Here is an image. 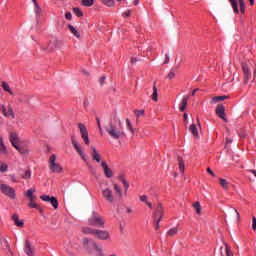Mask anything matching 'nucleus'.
<instances>
[{
	"label": "nucleus",
	"mask_w": 256,
	"mask_h": 256,
	"mask_svg": "<svg viewBox=\"0 0 256 256\" xmlns=\"http://www.w3.org/2000/svg\"><path fill=\"white\" fill-rule=\"evenodd\" d=\"M119 127L113 124V122H109V124L105 127L106 132L112 139H121L125 135V132L121 129V120L118 122Z\"/></svg>",
	"instance_id": "1"
},
{
	"label": "nucleus",
	"mask_w": 256,
	"mask_h": 256,
	"mask_svg": "<svg viewBox=\"0 0 256 256\" xmlns=\"http://www.w3.org/2000/svg\"><path fill=\"white\" fill-rule=\"evenodd\" d=\"M88 223L92 225V227H103L105 225L103 218L96 212L92 213V216L88 219Z\"/></svg>",
	"instance_id": "2"
},
{
	"label": "nucleus",
	"mask_w": 256,
	"mask_h": 256,
	"mask_svg": "<svg viewBox=\"0 0 256 256\" xmlns=\"http://www.w3.org/2000/svg\"><path fill=\"white\" fill-rule=\"evenodd\" d=\"M10 143H12L13 147H15V149H17L19 153L21 154L27 153V149L21 148L19 145H17V143H19V137L14 132L10 134Z\"/></svg>",
	"instance_id": "3"
},
{
	"label": "nucleus",
	"mask_w": 256,
	"mask_h": 256,
	"mask_svg": "<svg viewBox=\"0 0 256 256\" xmlns=\"http://www.w3.org/2000/svg\"><path fill=\"white\" fill-rule=\"evenodd\" d=\"M55 161H57V156H55V154L50 156L49 159V169L52 171V173H61L62 169L61 165L55 163Z\"/></svg>",
	"instance_id": "4"
},
{
	"label": "nucleus",
	"mask_w": 256,
	"mask_h": 256,
	"mask_svg": "<svg viewBox=\"0 0 256 256\" xmlns=\"http://www.w3.org/2000/svg\"><path fill=\"white\" fill-rule=\"evenodd\" d=\"M0 189L4 195H7L10 199H15V189L11 188V186L2 184L0 185Z\"/></svg>",
	"instance_id": "5"
},
{
	"label": "nucleus",
	"mask_w": 256,
	"mask_h": 256,
	"mask_svg": "<svg viewBox=\"0 0 256 256\" xmlns=\"http://www.w3.org/2000/svg\"><path fill=\"white\" fill-rule=\"evenodd\" d=\"M58 47H61V40H57V38H53L48 46L44 48L47 53H52V51H55V49H58Z\"/></svg>",
	"instance_id": "6"
},
{
	"label": "nucleus",
	"mask_w": 256,
	"mask_h": 256,
	"mask_svg": "<svg viewBox=\"0 0 256 256\" xmlns=\"http://www.w3.org/2000/svg\"><path fill=\"white\" fill-rule=\"evenodd\" d=\"M102 197L108 203H115V196H113V191L109 188L102 190Z\"/></svg>",
	"instance_id": "7"
},
{
	"label": "nucleus",
	"mask_w": 256,
	"mask_h": 256,
	"mask_svg": "<svg viewBox=\"0 0 256 256\" xmlns=\"http://www.w3.org/2000/svg\"><path fill=\"white\" fill-rule=\"evenodd\" d=\"M78 127L81 133V137L84 140V143L86 145H89V132L87 131V127H85L82 123H79Z\"/></svg>",
	"instance_id": "8"
},
{
	"label": "nucleus",
	"mask_w": 256,
	"mask_h": 256,
	"mask_svg": "<svg viewBox=\"0 0 256 256\" xmlns=\"http://www.w3.org/2000/svg\"><path fill=\"white\" fill-rule=\"evenodd\" d=\"M40 199H42V201L51 203V205H52V207H54V209L59 208V201H57V198H55V197H50L49 195H41Z\"/></svg>",
	"instance_id": "9"
},
{
	"label": "nucleus",
	"mask_w": 256,
	"mask_h": 256,
	"mask_svg": "<svg viewBox=\"0 0 256 256\" xmlns=\"http://www.w3.org/2000/svg\"><path fill=\"white\" fill-rule=\"evenodd\" d=\"M94 237H97V239H100V241H107L111 237V235L108 231L96 229Z\"/></svg>",
	"instance_id": "10"
},
{
	"label": "nucleus",
	"mask_w": 256,
	"mask_h": 256,
	"mask_svg": "<svg viewBox=\"0 0 256 256\" xmlns=\"http://www.w3.org/2000/svg\"><path fill=\"white\" fill-rule=\"evenodd\" d=\"M91 246L95 250V252H96L95 255L96 256H107V254H105V251L103 250V246L97 244V242L91 241Z\"/></svg>",
	"instance_id": "11"
},
{
	"label": "nucleus",
	"mask_w": 256,
	"mask_h": 256,
	"mask_svg": "<svg viewBox=\"0 0 256 256\" xmlns=\"http://www.w3.org/2000/svg\"><path fill=\"white\" fill-rule=\"evenodd\" d=\"M242 70L244 73V84L247 85V83H249V79H251V70L249 69V65L243 64Z\"/></svg>",
	"instance_id": "12"
},
{
	"label": "nucleus",
	"mask_w": 256,
	"mask_h": 256,
	"mask_svg": "<svg viewBox=\"0 0 256 256\" xmlns=\"http://www.w3.org/2000/svg\"><path fill=\"white\" fill-rule=\"evenodd\" d=\"M72 145L74 146V148L76 149L80 157L83 159V161H87V157H85V153L83 152V149L80 147L79 143L75 141L74 138H72Z\"/></svg>",
	"instance_id": "13"
},
{
	"label": "nucleus",
	"mask_w": 256,
	"mask_h": 256,
	"mask_svg": "<svg viewBox=\"0 0 256 256\" xmlns=\"http://www.w3.org/2000/svg\"><path fill=\"white\" fill-rule=\"evenodd\" d=\"M154 221H157V219H163V206L161 204H158L156 206V210L153 214Z\"/></svg>",
	"instance_id": "14"
},
{
	"label": "nucleus",
	"mask_w": 256,
	"mask_h": 256,
	"mask_svg": "<svg viewBox=\"0 0 256 256\" xmlns=\"http://www.w3.org/2000/svg\"><path fill=\"white\" fill-rule=\"evenodd\" d=\"M101 167L104 170V174L108 177V179H111V177H113V170L109 168V166L107 165V162L102 161Z\"/></svg>",
	"instance_id": "15"
},
{
	"label": "nucleus",
	"mask_w": 256,
	"mask_h": 256,
	"mask_svg": "<svg viewBox=\"0 0 256 256\" xmlns=\"http://www.w3.org/2000/svg\"><path fill=\"white\" fill-rule=\"evenodd\" d=\"M216 115L223 121H227V118H225V106L219 104L216 108Z\"/></svg>",
	"instance_id": "16"
},
{
	"label": "nucleus",
	"mask_w": 256,
	"mask_h": 256,
	"mask_svg": "<svg viewBox=\"0 0 256 256\" xmlns=\"http://www.w3.org/2000/svg\"><path fill=\"white\" fill-rule=\"evenodd\" d=\"M91 149H92L91 157L93 161H96V163H101V154H99V151H97V149L93 146L91 147Z\"/></svg>",
	"instance_id": "17"
},
{
	"label": "nucleus",
	"mask_w": 256,
	"mask_h": 256,
	"mask_svg": "<svg viewBox=\"0 0 256 256\" xmlns=\"http://www.w3.org/2000/svg\"><path fill=\"white\" fill-rule=\"evenodd\" d=\"M188 101H189V96H184L182 98V101L180 102V105H179V110L180 111H185V109H187Z\"/></svg>",
	"instance_id": "18"
},
{
	"label": "nucleus",
	"mask_w": 256,
	"mask_h": 256,
	"mask_svg": "<svg viewBox=\"0 0 256 256\" xmlns=\"http://www.w3.org/2000/svg\"><path fill=\"white\" fill-rule=\"evenodd\" d=\"M12 221H14V224L16 225V227H23V225H25L23 220H19V215L17 214L12 215Z\"/></svg>",
	"instance_id": "19"
},
{
	"label": "nucleus",
	"mask_w": 256,
	"mask_h": 256,
	"mask_svg": "<svg viewBox=\"0 0 256 256\" xmlns=\"http://www.w3.org/2000/svg\"><path fill=\"white\" fill-rule=\"evenodd\" d=\"M97 229H93L90 227H83L82 228V232L84 233V235H93L95 237V233H96Z\"/></svg>",
	"instance_id": "20"
},
{
	"label": "nucleus",
	"mask_w": 256,
	"mask_h": 256,
	"mask_svg": "<svg viewBox=\"0 0 256 256\" xmlns=\"http://www.w3.org/2000/svg\"><path fill=\"white\" fill-rule=\"evenodd\" d=\"M224 245V251H225V255L226 256H235L233 254V250H231V246L229 244H227L226 242L223 243Z\"/></svg>",
	"instance_id": "21"
},
{
	"label": "nucleus",
	"mask_w": 256,
	"mask_h": 256,
	"mask_svg": "<svg viewBox=\"0 0 256 256\" xmlns=\"http://www.w3.org/2000/svg\"><path fill=\"white\" fill-rule=\"evenodd\" d=\"M68 29L71 33H73L74 37H76L77 39L81 37V33H79V31H77V29H75L73 25H68Z\"/></svg>",
	"instance_id": "22"
},
{
	"label": "nucleus",
	"mask_w": 256,
	"mask_h": 256,
	"mask_svg": "<svg viewBox=\"0 0 256 256\" xmlns=\"http://www.w3.org/2000/svg\"><path fill=\"white\" fill-rule=\"evenodd\" d=\"M113 189L116 192V195L121 199V197H123V190H121V187L117 184H113Z\"/></svg>",
	"instance_id": "23"
},
{
	"label": "nucleus",
	"mask_w": 256,
	"mask_h": 256,
	"mask_svg": "<svg viewBox=\"0 0 256 256\" xmlns=\"http://www.w3.org/2000/svg\"><path fill=\"white\" fill-rule=\"evenodd\" d=\"M178 165L181 173H185V162L181 156L178 157Z\"/></svg>",
	"instance_id": "24"
},
{
	"label": "nucleus",
	"mask_w": 256,
	"mask_h": 256,
	"mask_svg": "<svg viewBox=\"0 0 256 256\" xmlns=\"http://www.w3.org/2000/svg\"><path fill=\"white\" fill-rule=\"evenodd\" d=\"M189 131L194 135V137H199V132L197 131V126H195V124L190 125Z\"/></svg>",
	"instance_id": "25"
},
{
	"label": "nucleus",
	"mask_w": 256,
	"mask_h": 256,
	"mask_svg": "<svg viewBox=\"0 0 256 256\" xmlns=\"http://www.w3.org/2000/svg\"><path fill=\"white\" fill-rule=\"evenodd\" d=\"M7 118H10L11 119H15V112L13 111V107H11V105H8V110H7V114H6Z\"/></svg>",
	"instance_id": "26"
},
{
	"label": "nucleus",
	"mask_w": 256,
	"mask_h": 256,
	"mask_svg": "<svg viewBox=\"0 0 256 256\" xmlns=\"http://www.w3.org/2000/svg\"><path fill=\"white\" fill-rule=\"evenodd\" d=\"M219 181H220V185L221 187L227 191V189H229V183L227 182L226 179H223V178H219Z\"/></svg>",
	"instance_id": "27"
},
{
	"label": "nucleus",
	"mask_w": 256,
	"mask_h": 256,
	"mask_svg": "<svg viewBox=\"0 0 256 256\" xmlns=\"http://www.w3.org/2000/svg\"><path fill=\"white\" fill-rule=\"evenodd\" d=\"M93 3H95V0H82L81 5L83 7H92Z\"/></svg>",
	"instance_id": "28"
},
{
	"label": "nucleus",
	"mask_w": 256,
	"mask_h": 256,
	"mask_svg": "<svg viewBox=\"0 0 256 256\" xmlns=\"http://www.w3.org/2000/svg\"><path fill=\"white\" fill-rule=\"evenodd\" d=\"M91 241H94V240H91V239H89V238H83V241H82V243H83V245H84V247L89 251V245H90V247H92L91 246Z\"/></svg>",
	"instance_id": "29"
},
{
	"label": "nucleus",
	"mask_w": 256,
	"mask_h": 256,
	"mask_svg": "<svg viewBox=\"0 0 256 256\" xmlns=\"http://www.w3.org/2000/svg\"><path fill=\"white\" fill-rule=\"evenodd\" d=\"M227 99V96H215L212 98V103H219L221 101H225Z\"/></svg>",
	"instance_id": "30"
},
{
	"label": "nucleus",
	"mask_w": 256,
	"mask_h": 256,
	"mask_svg": "<svg viewBox=\"0 0 256 256\" xmlns=\"http://www.w3.org/2000/svg\"><path fill=\"white\" fill-rule=\"evenodd\" d=\"M152 101H158V93H157V86L153 85V93H152Z\"/></svg>",
	"instance_id": "31"
},
{
	"label": "nucleus",
	"mask_w": 256,
	"mask_h": 256,
	"mask_svg": "<svg viewBox=\"0 0 256 256\" xmlns=\"http://www.w3.org/2000/svg\"><path fill=\"white\" fill-rule=\"evenodd\" d=\"M102 3L106 7H115V0H102Z\"/></svg>",
	"instance_id": "32"
},
{
	"label": "nucleus",
	"mask_w": 256,
	"mask_h": 256,
	"mask_svg": "<svg viewBox=\"0 0 256 256\" xmlns=\"http://www.w3.org/2000/svg\"><path fill=\"white\" fill-rule=\"evenodd\" d=\"M32 2L34 3V11L36 15H41V9L39 7V4L37 3V0H32Z\"/></svg>",
	"instance_id": "33"
},
{
	"label": "nucleus",
	"mask_w": 256,
	"mask_h": 256,
	"mask_svg": "<svg viewBox=\"0 0 256 256\" xmlns=\"http://www.w3.org/2000/svg\"><path fill=\"white\" fill-rule=\"evenodd\" d=\"M229 1L232 5V9L234 13H239V8L237 7V0H229Z\"/></svg>",
	"instance_id": "34"
},
{
	"label": "nucleus",
	"mask_w": 256,
	"mask_h": 256,
	"mask_svg": "<svg viewBox=\"0 0 256 256\" xmlns=\"http://www.w3.org/2000/svg\"><path fill=\"white\" fill-rule=\"evenodd\" d=\"M177 233H179V230L177 228H171L168 232H167V235L169 237H173V235H177Z\"/></svg>",
	"instance_id": "35"
},
{
	"label": "nucleus",
	"mask_w": 256,
	"mask_h": 256,
	"mask_svg": "<svg viewBox=\"0 0 256 256\" xmlns=\"http://www.w3.org/2000/svg\"><path fill=\"white\" fill-rule=\"evenodd\" d=\"M175 75H177V68H173L169 74H168V78L171 80V79H175Z\"/></svg>",
	"instance_id": "36"
},
{
	"label": "nucleus",
	"mask_w": 256,
	"mask_h": 256,
	"mask_svg": "<svg viewBox=\"0 0 256 256\" xmlns=\"http://www.w3.org/2000/svg\"><path fill=\"white\" fill-rule=\"evenodd\" d=\"M2 87H3L4 91H7V93H10V95H13L11 88H9V84H7L6 82H2Z\"/></svg>",
	"instance_id": "37"
},
{
	"label": "nucleus",
	"mask_w": 256,
	"mask_h": 256,
	"mask_svg": "<svg viewBox=\"0 0 256 256\" xmlns=\"http://www.w3.org/2000/svg\"><path fill=\"white\" fill-rule=\"evenodd\" d=\"M73 13L76 15V17H83V12L77 7L73 8Z\"/></svg>",
	"instance_id": "38"
},
{
	"label": "nucleus",
	"mask_w": 256,
	"mask_h": 256,
	"mask_svg": "<svg viewBox=\"0 0 256 256\" xmlns=\"http://www.w3.org/2000/svg\"><path fill=\"white\" fill-rule=\"evenodd\" d=\"M194 209H196V213L198 215H201V204L199 202H196L193 204Z\"/></svg>",
	"instance_id": "39"
},
{
	"label": "nucleus",
	"mask_w": 256,
	"mask_h": 256,
	"mask_svg": "<svg viewBox=\"0 0 256 256\" xmlns=\"http://www.w3.org/2000/svg\"><path fill=\"white\" fill-rule=\"evenodd\" d=\"M238 3L240 5V13H245V1L238 0Z\"/></svg>",
	"instance_id": "40"
},
{
	"label": "nucleus",
	"mask_w": 256,
	"mask_h": 256,
	"mask_svg": "<svg viewBox=\"0 0 256 256\" xmlns=\"http://www.w3.org/2000/svg\"><path fill=\"white\" fill-rule=\"evenodd\" d=\"M238 3L240 5V13H245V1L238 0Z\"/></svg>",
	"instance_id": "41"
},
{
	"label": "nucleus",
	"mask_w": 256,
	"mask_h": 256,
	"mask_svg": "<svg viewBox=\"0 0 256 256\" xmlns=\"http://www.w3.org/2000/svg\"><path fill=\"white\" fill-rule=\"evenodd\" d=\"M119 181H121V183H123L126 190L129 189V183H127V181L125 180V177L119 176Z\"/></svg>",
	"instance_id": "42"
},
{
	"label": "nucleus",
	"mask_w": 256,
	"mask_h": 256,
	"mask_svg": "<svg viewBox=\"0 0 256 256\" xmlns=\"http://www.w3.org/2000/svg\"><path fill=\"white\" fill-rule=\"evenodd\" d=\"M22 179H31V170H26L24 175H22Z\"/></svg>",
	"instance_id": "43"
},
{
	"label": "nucleus",
	"mask_w": 256,
	"mask_h": 256,
	"mask_svg": "<svg viewBox=\"0 0 256 256\" xmlns=\"http://www.w3.org/2000/svg\"><path fill=\"white\" fill-rule=\"evenodd\" d=\"M0 151L1 153H7V148L5 147V144H3V140H0Z\"/></svg>",
	"instance_id": "44"
},
{
	"label": "nucleus",
	"mask_w": 256,
	"mask_h": 256,
	"mask_svg": "<svg viewBox=\"0 0 256 256\" xmlns=\"http://www.w3.org/2000/svg\"><path fill=\"white\" fill-rule=\"evenodd\" d=\"M136 117H143L145 115V110H135Z\"/></svg>",
	"instance_id": "45"
},
{
	"label": "nucleus",
	"mask_w": 256,
	"mask_h": 256,
	"mask_svg": "<svg viewBox=\"0 0 256 256\" xmlns=\"http://www.w3.org/2000/svg\"><path fill=\"white\" fill-rule=\"evenodd\" d=\"M34 193H35V189H33V188L28 189L26 192V197L30 198L33 196Z\"/></svg>",
	"instance_id": "46"
},
{
	"label": "nucleus",
	"mask_w": 256,
	"mask_h": 256,
	"mask_svg": "<svg viewBox=\"0 0 256 256\" xmlns=\"http://www.w3.org/2000/svg\"><path fill=\"white\" fill-rule=\"evenodd\" d=\"M7 169H8L7 164L2 163V164L0 165V172H1V173H5V171H7Z\"/></svg>",
	"instance_id": "47"
},
{
	"label": "nucleus",
	"mask_w": 256,
	"mask_h": 256,
	"mask_svg": "<svg viewBox=\"0 0 256 256\" xmlns=\"http://www.w3.org/2000/svg\"><path fill=\"white\" fill-rule=\"evenodd\" d=\"M28 207H30L31 209H39V206L35 202L28 203Z\"/></svg>",
	"instance_id": "48"
},
{
	"label": "nucleus",
	"mask_w": 256,
	"mask_h": 256,
	"mask_svg": "<svg viewBox=\"0 0 256 256\" xmlns=\"http://www.w3.org/2000/svg\"><path fill=\"white\" fill-rule=\"evenodd\" d=\"M126 125L129 129V131H131L133 133V126L131 125V121L129 119H126Z\"/></svg>",
	"instance_id": "49"
},
{
	"label": "nucleus",
	"mask_w": 256,
	"mask_h": 256,
	"mask_svg": "<svg viewBox=\"0 0 256 256\" xmlns=\"http://www.w3.org/2000/svg\"><path fill=\"white\" fill-rule=\"evenodd\" d=\"M252 229H253V231H256V217L255 216L252 217Z\"/></svg>",
	"instance_id": "50"
},
{
	"label": "nucleus",
	"mask_w": 256,
	"mask_h": 256,
	"mask_svg": "<svg viewBox=\"0 0 256 256\" xmlns=\"http://www.w3.org/2000/svg\"><path fill=\"white\" fill-rule=\"evenodd\" d=\"M155 224V230L157 231L159 229V223H161V218H158L156 220H154Z\"/></svg>",
	"instance_id": "51"
},
{
	"label": "nucleus",
	"mask_w": 256,
	"mask_h": 256,
	"mask_svg": "<svg viewBox=\"0 0 256 256\" xmlns=\"http://www.w3.org/2000/svg\"><path fill=\"white\" fill-rule=\"evenodd\" d=\"M1 109H2V113H3V115H4V117H7V108L5 107V105H2L1 106Z\"/></svg>",
	"instance_id": "52"
},
{
	"label": "nucleus",
	"mask_w": 256,
	"mask_h": 256,
	"mask_svg": "<svg viewBox=\"0 0 256 256\" xmlns=\"http://www.w3.org/2000/svg\"><path fill=\"white\" fill-rule=\"evenodd\" d=\"M72 17H73V15L71 14V12H67L65 14V18L68 19V21H71Z\"/></svg>",
	"instance_id": "53"
},
{
	"label": "nucleus",
	"mask_w": 256,
	"mask_h": 256,
	"mask_svg": "<svg viewBox=\"0 0 256 256\" xmlns=\"http://www.w3.org/2000/svg\"><path fill=\"white\" fill-rule=\"evenodd\" d=\"M234 213L236 215L237 221H239V219H241V215L239 214V211H237V209H234Z\"/></svg>",
	"instance_id": "54"
},
{
	"label": "nucleus",
	"mask_w": 256,
	"mask_h": 256,
	"mask_svg": "<svg viewBox=\"0 0 256 256\" xmlns=\"http://www.w3.org/2000/svg\"><path fill=\"white\" fill-rule=\"evenodd\" d=\"M140 201H142L143 203H147V196L146 195L140 196Z\"/></svg>",
	"instance_id": "55"
},
{
	"label": "nucleus",
	"mask_w": 256,
	"mask_h": 256,
	"mask_svg": "<svg viewBox=\"0 0 256 256\" xmlns=\"http://www.w3.org/2000/svg\"><path fill=\"white\" fill-rule=\"evenodd\" d=\"M123 17H131V10L124 12Z\"/></svg>",
	"instance_id": "56"
},
{
	"label": "nucleus",
	"mask_w": 256,
	"mask_h": 256,
	"mask_svg": "<svg viewBox=\"0 0 256 256\" xmlns=\"http://www.w3.org/2000/svg\"><path fill=\"white\" fill-rule=\"evenodd\" d=\"M105 79H107L105 76L100 78V80H99L100 85H104L105 84Z\"/></svg>",
	"instance_id": "57"
},
{
	"label": "nucleus",
	"mask_w": 256,
	"mask_h": 256,
	"mask_svg": "<svg viewBox=\"0 0 256 256\" xmlns=\"http://www.w3.org/2000/svg\"><path fill=\"white\" fill-rule=\"evenodd\" d=\"M207 172H208L212 177H215V173L213 172V170H211V168H207Z\"/></svg>",
	"instance_id": "58"
},
{
	"label": "nucleus",
	"mask_w": 256,
	"mask_h": 256,
	"mask_svg": "<svg viewBox=\"0 0 256 256\" xmlns=\"http://www.w3.org/2000/svg\"><path fill=\"white\" fill-rule=\"evenodd\" d=\"M28 199L30 200V202H35V200L37 199V196L32 195Z\"/></svg>",
	"instance_id": "59"
},
{
	"label": "nucleus",
	"mask_w": 256,
	"mask_h": 256,
	"mask_svg": "<svg viewBox=\"0 0 256 256\" xmlns=\"http://www.w3.org/2000/svg\"><path fill=\"white\" fill-rule=\"evenodd\" d=\"M90 173H92V175H95V170H93V167L91 165H88Z\"/></svg>",
	"instance_id": "60"
},
{
	"label": "nucleus",
	"mask_w": 256,
	"mask_h": 256,
	"mask_svg": "<svg viewBox=\"0 0 256 256\" xmlns=\"http://www.w3.org/2000/svg\"><path fill=\"white\" fill-rule=\"evenodd\" d=\"M164 63H165V65H167V63H169V54H166Z\"/></svg>",
	"instance_id": "61"
},
{
	"label": "nucleus",
	"mask_w": 256,
	"mask_h": 256,
	"mask_svg": "<svg viewBox=\"0 0 256 256\" xmlns=\"http://www.w3.org/2000/svg\"><path fill=\"white\" fill-rule=\"evenodd\" d=\"M4 244L6 245V248L9 249V242L7 241V239H4Z\"/></svg>",
	"instance_id": "62"
},
{
	"label": "nucleus",
	"mask_w": 256,
	"mask_h": 256,
	"mask_svg": "<svg viewBox=\"0 0 256 256\" xmlns=\"http://www.w3.org/2000/svg\"><path fill=\"white\" fill-rule=\"evenodd\" d=\"M131 63H132V65H135V63H137V58H132Z\"/></svg>",
	"instance_id": "63"
},
{
	"label": "nucleus",
	"mask_w": 256,
	"mask_h": 256,
	"mask_svg": "<svg viewBox=\"0 0 256 256\" xmlns=\"http://www.w3.org/2000/svg\"><path fill=\"white\" fill-rule=\"evenodd\" d=\"M250 173H252V175H254L256 177V170H248Z\"/></svg>",
	"instance_id": "64"
}]
</instances>
